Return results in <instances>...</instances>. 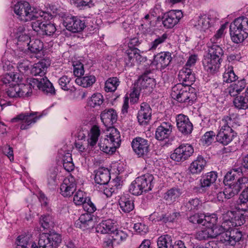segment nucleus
<instances>
[{
    "instance_id": "1",
    "label": "nucleus",
    "mask_w": 248,
    "mask_h": 248,
    "mask_svg": "<svg viewBox=\"0 0 248 248\" xmlns=\"http://www.w3.org/2000/svg\"><path fill=\"white\" fill-rule=\"evenodd\" d=\"M217 237V240L226 245H234L241 237L240 232L235 229H229L226 232L218 233L216 228L203 227L198 231L195 234V238L199 240H206Z\"/></svg>"
},
{
    "instance_id": "2",
    "label": "nucleus",
    "mask_w": 248,
    "mask_h": 248,
    "mask_svg": "<svg viewBox=\"0 0 248 248\" xmlns=\"http://www.w3.org/2000/svg\"><path fill=\"white\" fill-rule=\"evenodd\" d=\"M121 143V134L114 127L108 128L105 137L101 138L98 143L100 149L107 154H112L118 148Z\"/></svg>"
},
{
    "instance_id": "3",
    "label": "nucleus",
    "mask_w": 248,
    "mask_h": 248,
    "mask_svg": "<svg viewBox=\"0 0 248 248\" xmlns=\"http://www.w3.org/2000/svg\"><path fill=\"white\" fill-rule=\"evenodd\" d=\"M171 97L180 103L191 105L197 99L195 89L183 84L175 85L171 89Z\"/></svg>"
},
{
    "instance_id": "4",
    "label": "nucleus",
    "mask_w": 248,
    "mask_h": 248,
    "mask_svg": "<svg viewBox=\"0 0 248 248\" xmlns=\"http://www.w3.org/2000/svg\"><path fill=\"white\" fill-rule=\"evenodd\" d=\"M230 32L233 43H242L248 35V18L242 16L235 19L230 26Z\"/></svg>"
},
{
    "instance_id": "5",
    "label": "nucleus",
    "mask_w": 248,
    "mask_h": 248,
    "mask_svg": "<svg viewBox=\"0 0 248 248\" xmlns=\"http://www.w3.org/2000/svg\"><path fill=\"white\" fill-rule=\"evenodd\" d=\"M154 179L153 175L146 173L137 177L130 185L129 190L133 195H140L152 190Z\"/></svg>"
},
{
    "instance_id": "6",
    "label": "nucleus",
    "mask_w": 248,
    "mask_h": 248,
    "mask_svg": "<svg viewBox=\"0 0 248 248\" xmlns=\"http://www.w3.org/2000/svg\"><path fill=\"white\" fill-rule=\"evenodd\" d=\"M61 235L56 232L43 233L40 235L39 248H57L62 242Z\"/></svg>"
},
{
    "instance_id": "7",
    "label": "nucleus",
    "mask_w": 248,
    "mask_h": 248,
    "mask_svg": "<svg viewBox=\"0 0 248 248\" xmlns=\"http://www.w3.org/2000/svg\"><path fill=\"white\" fill-rule=\"evenodd\" d=\"M131 147L139 157H146L150 152V144L148 140L138 137L133 139Z\"/></svg>"
},
{
    "instance_id": "8",
    "label": "nucleus",
    "mask_w": 248,
    "mask_h": 248,
    "mask_svg": "<svg viewBox=\"0 0 248 248\" xmlns=\"http://www.w3.org/2000/svg\"><path fill=\"white\" fill-rule=\"evenodd\" d=\"M193 147L189 144H182L176 148L170 155V158L177 162L188 159L193 154Z\"/></svg>"
},
{
    "instance_id": "9",
    "label": "nucleus",
    "mask_w": 248,
    "mask_h": 248,
    "mask_svg": "<svg viewBox=\"0 0 248 248\" xmlns=\"http://www.w3.org/2000/svg\"><path fill=\"white\" fill-rule=\"evenodd\" d=\"M14 11L20 19L24 21L31 20L34 16L33 13L30 5L27 1L17 2L14 6Z\"/></svg>"
},
{
    "instance_id": "10",
    "label": "nucleus",
    "mask_w": 248,
    "mask_h": 248,
    "mask_svg": "<svg viewBox=\"0 0 248 248\" xmlns=\"http://www.w3.org/2000/svg\"><path fill=\"white\" fill-rule=\"evenodd\" d=\"M38 113L37 112L21 113L13 118L11 122L14 123L21 120L22 121V124L20 125V129L21 130L27 129L31 124L35 123L41 118V115H37Z\"/></svg>"
},
{
    "instance_id": "11",
    "label": "nucleus",
    "mask_w": 248,
    "mask_h": 248,
    "mask_svg": "<svg viewBox=\"0 0 248 248\" xmlns=\"http://www.w3.org/2000/svg\"><path fill=\"white\" fill-rule=\"evenodd\" d=\"M183 13L181 10H171L164 14L162 18V24L167 29L173 28L183 17Z\"/></svg>"
},
{
    "instance_id": "12",
    "label": "nucleus",
    "mask_w": 248,
    "mask_h": 248,
    "mask_svg": "<svg viewBox=\"0 0 248 248\" xmlns=\"http://www.w3.org/2000/svg\"><path fill=\"white\" fill-rule=\"evenodd\" d=\"M176 126L179 132L184 135H187L192 133L193 125L188 117L183 114L176 116Z\"/></svg>"
},
{
    "instance_id": "13",
    "label": "nucleus",
    "mask_w": 248,
    "mask_h": 248,
    "mask_svg": "<svg viewBox=\"0 0 248 248\" xmlns=\"http://www.w3.org/2000/svg\"><path fill=\"white\" fill-rule=\"evenodd\" d=\"M63 25L67 30L77 32L82 31L86 27L84 20H82L77 16H68L63 21Z\"/></svg>"
},
{
    "instance_id": "14",
    "label": "nucleus",
    "mask_w": 248,
    "mask_h": 248,
    "mask_svg": "<svg viewBox=\"0 0 248 248\" xmlns=\"http://www.w3.org/2000/svg\"><path fill=\"white\" fill-rule=\"evenodd\" d=\"M28 86V85H25V84L10 85L6 89L7 94L11 98L28 96V93H29Z\"/></svg>"
},
{
    "instance_id": "15",
    "label": "nucleus",
    "mask_w": 248,
    "mask_h": 248,
    "mask_svg": "<svg viewBox=\"0 0 248 248\" xmlns=\"http://www.w3.org/2000/svg\"><path fill=\"white\" fill-rule=\"evenodd\" d=\"M76 183L74 177L71 175L66 177L60 186V193L64 197L71 196L75 191Z\"/></svg>"
},
{
    "instance_id": "16",
    "label": "nucleus",
    "mask_w": 248,
    "mask_h": 248,
    "mask_svg": "<svg viewBox=\"0 0 248 248\" xmlns=\"http://www.w3.org/2000/svg\"><path fill=\"white\" fill-rule=\"evenodd\" d=\"M236 136L237 133L234 130L219 128L216 135V140L223 145H227Z\"/></svg>"
},
{
    "instance_id": "17",
    "label": "nucleus",
    "mask_w": 248,
    "mask_h": 248,
    "mask_svg": "<svg viewBox=\"0 0 248 248\" xmlns=\"http://www.w3.org/2000/svg\"><path fill=\"white\" fill-rule=\"evenodd\" d=\"M152 110L150 105L146 102L140 104L138 111L137 119L140 124H146L151 119Z\"/></svg>"
},
{
    "instance_id": "18",
    "label": "nucleus",
    "mask_w": 248,
    "mask_h": 248,
    "mask_svg": "<svg viewBox=\"0 0 248 248\" xmlns=\"http://www.w3.org/2000/svg\"><path fill=\"white\" fill-rule=\"evenodd\" d=\"M172 125L170 122H163L157 127L155 137L158 140H164L168 139L172 132Z\"/></svg>"
},
{
    "instance_id": "19",
    "label": "nucleus",
    "mask_w": 248,
    "mask_h": 248,
    "mask_svg": "<svg viewBox=\"0 0 248 248\" xmlns=\"http://www.w3.org/2000/svg\"><path fill=\"white\" fill-rule=\"evenodd\" d=\"M110 179V173L107 168H99L95 171L94 181L98 185L96 188L98 189L102 185H108Z\"/></svg>"
},
{
    "instance_id": "20",
    "label": "nucleus",
    "mask_w": 248,
    "mask_h": 248,
    "mask_svg": "<svg viewBox=\"0 0 248 248\" xmlns=\"http://www.w3.org/2000/svg\"><path fill=\"white\" fill-rule=\"evenodd\" d=\"M101 120L103 124L108 128L112 127V125L117 120V114L113 108L106 109L100 114Z\"/></svg>"
},
{
    "instance_id": "21",
    "label": "nucleus",
    "mask_w": 248,
    "mask_h": 248,
    "mask_svg": "<svg viewBox=\"0 0 248 248\" xmlns=\"http://www.w3.org/2000/svg\"><path fill=\"white\" fill-rule=\"evenodd\" d=\"M100 135L99 127L96 125H93L90 130L87 140V150L89 153H92L96 148V144Z\"/></svg>"
},
{
    "instance_id": "22",
    "label": "nucleus",
    "mask_w": 248,
    "mask_h": 248,
    "mask_svg": "<svg viewBox=\"0 0 248 248\" xmlns=\"http://www.w3.org/2000/svg\"><path fill=\"white\" fill-rule=\"evenodd\" d=\"M221 61L211 57L208 55L204 56L202 63L204 69L209 73L214 74L218 71Z\"/></svg>"
},
{
    "instance_id": "23",
    "label": "nucleus",
    "mask_w": 248,
    "mask_h": 248,
    "mask_svg": "<svg viewBox=\"0 0 248 248\" xmlns=\"http://www.w3.org/2000/svg\"><path fill=\"white\" fill-rule=\"evenodd\" d=\"M178 78L181 84L190 86L195 81V76L192 69L184 67L178 74Z\"/></svg>"
},
{
    "instance_id": "24",
    "label": "nucleus",
    "mask_w": 248,
    "mask_h": 248,
    "mask_svg": "<svg viewBox=\"0 0 248 248\" xmlns=\"http://www.w3.org/2000/svg\"><path fill=\"white\" fill-rule=\"evenodd\" d=\"M236 115L234 114L224 116L220 121L219 128L233 130V128L238 125Z\"/></svg>"
},
{
    "instance_id": "25",
    "label": "nucleus",
    "mask_w": 248,
    "mask_h": 248,
    "mask_svg": "<svg viewBox=\"0 0 248 248\" xmlns=\"http://www.w3.org/2000/svg\"><path fill=\"white\" fill-rule=\"evenodd\" d=\"M211 19L206 15L199 16L193 20V24L197 30L201 32H205L211 27Z\"/></svg>"
},
{
    "instance_id": "26",
    "label": "nucleus",
    "mask_w": 248,
    "mask_h": 248,
    "mask_svg": "<svg viewBox=\"0 0 248 248\" xmlns=\"http://www.w3.org/2000/svg\"><path fill=\"white\" fill-rule=\"evenodd\" d=\"M93 222L92 215L90 213H85L80 216L76 221L75 225L76 227L85 230L92 227Z\"/></svg>"
},
{
    "instance_id": "27",
    "label": "nucleus",
    "mask_w": 248,
    "mask_h": 248,
    "mask_svg": "<svg viewBox=\"0 0 248 248\" xmlns=\"http://www.w3.org/2000/svg\"><path fill=\"white\" fill-rule=\"evenodd\" d=\"M171 59V54L170 52H162L155 56L154 62L160 67L165 68L170 64Z\"/></svg>"
},
{
    "instance_id": "28",
    "label": "nucleus",
    "mask_w": 248,
    "mask_h": 248,
    "mask_svg": "<svg viewBox=\"0 0 248 248\" xmlns=\"http://www.w3.org/2000/svg\"><path fill=\"white\" fill-rule=\"evenodd\" d=\"M247 85L246 80L242 79L236 81L229 86L228 88V93L232 96H235L240 94L246 88Z\"/></svg>"
},
{
    "instance_id": "29",
    "label": "nucleus",
    "mask_w": 248,
    "mask_h": 248,
    "mask_svg": "<svg viewBox=\"0 0 248 248\" xmlns=\"http://www.w3.org/2000/svg\"><path fill=\"white\" fill-rule=\"evenodd\" d=\"M115 230V223L111 219L102 221L96 228V232L102 234L109 233L113 232Z\"/></svg>"
},
{
    "instance_id": "30",
    "label": "nucleus",
    "mask_w": 248,
    "mask_h": 248,
    "mask_svg": "<svg viewBox=\"0 0 248 248\" xmlns=\"http://www.w3.org/2000/svg\"><path fill=\"white\" fill-rule=\"evenodd\" d=\"M121 209L124 213H128L134 208V201L129 195H122L119 200Z\"/></svg>"
},
{
    "instance_id": "31",
    "label": "nucleus",
    "mask_w": 248,
    "mask_h": 248,
    "mask_svg": "<svg viewBox=\"0 0 248 248\" xmlns=\"http://www.w3.org/2000/svg\"><path fill=\"white\" fill-rule=\"evenodd\" d=\"M48 66L46 61L42 60L33 65L31 70V73L34 76L43 77L45 75Z\"/></svg>"
},
{
    "instance_id": "32",
    "label": "nucleus",
    "mask_w": 248,
    "mask_h": 248,
    "mask_svg": "<svg viewBox=\"0 0 248 248\" xmlns=\"http://www.w3.org/2000/svg\"><path fill=\"white\" fill-rule=\"evenodd\" d=\"M206 164V161L203 157L199 155L197 159L190 164L189 170L192 174L199 173L203 170Z\"/></svg>"
},
{
    "instance_id": "33",
    "label": "nucleus",
    "mask_w": 248,
    "mask_h": 248,
    "mask_svg": "<svg viewBox=\"0 0 248 248\" xmlns=\"http://www.w3.org/2000/svg\"><path fill=\"white\" fill-rule=\"evenodd\" d=\"M239 173H242V170L241 168L233 169L229 171L225 175L223 183L227 187H232V185L235 182L233 181L238 177V174Z\"/></svg>"
},
{
    "instance_id": "34",
    "label": "nucleus",
    "mask_w": 248,
    "mask_h": 248,
    "mask_svg": "<svg viewBox=\"0 0 248 248\" xmlns=\"http://www.w3.org/2000/svg\"><path fill=\"white\" fill-rule=\"evenodd\" d=\"M227 216H229L230 218L226 219L222 223V226L223 227H225L226 223H231L230 226H239L243 224V220L241 218V216L237 215L236 213L234 214V212L228 211L226 214Z\"/></svg>"
},
{
    "instance_id": "35",
    "label": "nucleus",
    "mask_w": 248,
    "mask_h": 248,
    "mask_svg": "<svg viewBox=\"0 0 248 248\" xmlns=\"http://www.w3.org/2000/svg\"><path fill=\"white\" fill-rule=\"evenodd\" d=\"M207 45L209 49L207 55L221 61L224 52L220 46L218 44H211L210 43H208Z\"/></svg>"
},
{
    "instance_id": "36",
    "label": "nucleus",
    "mask_w": 248,
    "mask_h": 248,
    "mask_svg": "<svg viewBox=\"0 0 248 248\" xmlns=\"http://www.w3.org/2000/svg\"><path fill=\"white\" fill-rule=\"evenodd\" d=\"M217 177V173L215 171H211L203 176L200 180L201 187H209L215 182Z\"/></svg>"
},
{
    "instance_id": "37",
    "label": "nucleus",
    "mask_w": 248,
    "mask_h": 248,
    "mask_svg": "<svg viewBox=\"0 0 248 248\" xmlns=\"http://www.w3.org/2000/svg\"><path fill=\"white\" fill-rule=\"evenodd\" d=\"M173 242L171 236L169 234H163L160 236L157 240V248H171Z\"/></svg>"
},
{
    "instance_id": "38",
    "label": "nucleus",
    "mask_w": 248,
    "mask_h": 248,
    "mask_svg": "<svg viewBox=\"0 0 248 248\" xmlns=\"http://www.w3.org/2000/svg\"><path fill=\"white\" fill-rule=\"evenodd\" d=\"M182 194L181 190L177 187H173L168 190L164 194V198L170 203L176 201Z\"/></svg>"
},
{
    "instance_id": "39",
    "label": "nucleus",
    "mask_w": 248,
    "mask_h": 248,
    "mask_svg": "<svg viewBox=\"0 0 248 248\" xmlns=\"http://www.w3.org/2000/svg\"><path fill=\"white\" fill-rule=\"evenodd\" d=\"M95 81L96 78L94 76L89 75L77 78L75 80V82L83 88H88L92 86Z\"/></svg>"
},
{
    "instance_id": "40",
    "label": "nucleus",
    "mask_w": 248,
    "mask_h": 248,
    "mask_svg": "<svg viewBox=\"0 0 248 248\" xmlns=\"http://www.w3.org/2000/svg\"><path fill=\"white\" fill-rule=\"evenodd\" d=\"M121 188V186L120 184L118 185L115 184L112 186L105 185H102L101 187H100L98 190L103 192L107 197H110L113 194L117 193L118 190Z\"/></svg>"
},
{
    "instance_id": "41",
    "label": "nucleus",
    "mask_w": 248,
    "mask_h": 248,
    "mask_svg": "<svg viewBox=\"0 0 248 248\" xmlns=\"http://www.w3.org/2000/svg\"><path fill=\"white\" fill-rule=\"evenodd\" d=\"M231 188L234 195L237 194L242 188H248V178L243 177L238 178L237 182L234 183L232 187Z\"/></svg>"
},
{
    "instance_id": "42",
    "label": "nucleus",
    "mask_w": 248,
    "mask_h": 248,
    "mask_svg": "<svg viewBox=\"0 0 248 248\" xmlns=\"http://www.w3.org/2000/svg\"><path fill=\"white\" fill-rule=\"evenodd\" d=\"M27 46L31 53H37L43 49L44 44L40 39H32L30 40Z\"/></svg>"
},
{
    "instance_id": "43",
    "label": "nucleus",
    "mask_w": 248,
    "mask_h": 248,
    "mask_svg": "<svg viewBox=\"0 0 248 248\" xmlns=\"http://www.w3.org/2000/svg\"><path fill=\"white\" fill-rule=\"evenodd\" d=\"M120 81L117 77L108 78L105 82V90L107 92H113L116 90L120 84Z\"/></svg>"
},
{
    "instance_id": "44",
    "label": "nucleus",
    "mask_w": 248,
    "mask_h": 248,
    "mask_svg": "<svg viewBox=\"0 0 248 248\" xmlns=\"http://www.w3.org/2000/svg\"><path fill=\"white\" fill-rule=\"evenodd\" d=\"M235 108L239 109H246L248 108V97L245 95L236 96L233 101Z\"/></svg>"
},
{
    "instance_id": "45",
    "label": "nucleus",
    "mask_w": 248,
    "mask_h": 248,
    "mask_svg": "<svg viewBox=\"0 0 248 248\" xmlns=\"http://www.w3.org/2000/svg\"><path fill=\"white\" fill-rule=\"evenodd\" d=\"M40 90L46 94L50 93V94H55V90L52 84L46 77L42 78V84Z\"/></svg>"
},
{
    "instance_id": "46",
    "label": "nucleus",
    "mask_w": 248,
    "mask_h": 248,
    "mask_svg": "<svg viewBox=\"0 0 248 248\" xmlns=\"http://www.w3.org/2000/svg\"><path fill=\"white\" fill-rule=\"evenodd\" d=\"M237 78L238 77L234 73L233 67L228 66L223 75V81L226 83H231L235 82Z\"/></svg>"
},
{
    "instance_id": "47",
    "label": "nucleus",
    "mask_w": 248,
    "mask_h": 248,
    "mask_svg": "<svg viewBox=\"0 0 248 248\" xmlns=\"http://www.w3.org/2000/svg\"><path fill=\"white\" fill-rule=\"evenodd\" d=\"M138 82L140 84V89L152 88V86L155 84V79L149 77L146 74L141 76L139 78Z\"/></svg>"
},
{
    "instance_id": "48",
    "label": "nucleus",
    "mask_w": 248,
    "mask_h": 248,
    "mask_svg": "<svg viewBox=\"0 0 248 248\" xmlns=\"http://www.w3.org/2000/svg\"><path fill=\"white\" fill-rule=\"evenodd\" d=\"M217 217L215 214H212L209 216H205L203 215L202 225L207 228H216L217 231V228L215 227L217 222Z\"/></svg>"
},
{
    "instance_id": "49",
    "label": "nucleus",
    "mask_w": 248,
    "mask_h": 248,
    "mask_svg": "<svg viewBox=\"0 0 248 248\" xmlns=\"http://www.w3.org/2000/svg\"><path fill=\"white\" fill-rule=\"evenodd\" d=\"M71 79L67 76H63L59 79V84L64 91H74V88L71 83Z\"/></svg>"
},
{
    "instance_id": "50",
    "label": "nucleus",
    "mask_w": 248,
    "mask_h": 248,
    "mask_svg": "<svg viewBox=\"0 0 248 248\" xmlns=\"http://www.w3.org/2000/svg\"><path fill=\"white\" fill-rule=\"evenodd\" d=\"M112 232V239L116 245L125 241L128 236L126 233L121 230H115Z\"/></svg>"
},
{
    "instance_id": "51",
    "label": "nucleus",
    "mask_w": 248,
    "mask_h": 248,
    "mask_svg": "<svg viewBox=\"0 0 248 248\" xmlns=\"http://www.w3.org/2000/svg\"><path fill=\"white\" fill-rule=\"evenodd\" d=\"M104 99L103 95L100 93H95L92 95L88 102L90 106L95 108L100 106L103 103Z\"/></svg>"
},
{
    "instance_id": "52",
    "label": "nucleus",
    "mask_w": 248,
    "mask_h": 248,
    "mask_svg": "<svg viewBox=\"0 0 248 248\" xmlns=\"http://www.w3.org/2000/svg\"><path fill=\"white\" fill-rule=\"evenodd\" d=\"M169 34L165 33L161 36H158L156 39L149 45V50H155L157 46L165 42L168 39Z\"/></svg>"
},
{
    "instance_id": "53",
    "label": "nucleus",
    "mask_w": 248,
    "mask_h": 248,
    "mask_svg": "<svg viewBox=\"0 0 248 248\" xmlns=\"http://www.w3.org/2000/svg\"><path fill=\"white\" fill-rule=\"evenodd\" d=\"M226 27L224 25H222L221 27L217 31L215 34L212 37L210 40L211 44H218L220 43L222 38L224 35V31Z\"/></svg>"
},
{
    "instance_id": "54",
    "label": "nucleus",
    "mask_w": 248,
    "mask_h": 248,
    "mask_svg": "<svg viewBox=\"0 0 248 248\" xmlns=\"http://www.w3.org/2000/svg\"><path fill=\"white\" fill-rule=\"evenodd\" d=\"M42 84V78H31L30 80V82L28 84H25V85H28L29 88V93H28V96L31 95L32 93V88L35 90H40V87Z\"/></svg>"
},
{
    "instance_id": "55",
    "label": "nucleus",
    "mask_w": 248,
    "mask_h": 248,
    "mask_svg": "<svg viewBox=\"0 0 248 248\" xmlns=\"http://www.w3.org/2000/svg\"><path fill=\"white\" fill-rule=\"evenodd\" d=\"M125 54L138 62H141L143 57L140 55V51L138 48H128L125 51Z\"/></svg>"
},
{
    "instance_id": "56",
    "label": "nucleus",
    "mask_w": 248,
    "mask_h": 248,
    "mask_svg": "<svg viewBox=\"0 0 248 248\" xmlns=\"http://www.w3.org/2000/svg\"><path fill=\"white\" fill-rule=\"evenodd\" d=\"M202 202L198 198L190 199L186 203V207L189 211H195L199 209L202 206Z\"/></svg>"
},
{
    "instance_id": "57",
    "label": "nucleus",
    "mask_w": 248,
    "mask_h": 248,
    "mask_svg": "<svg viewBox=\"0 0 248 248\" xmlns=\"http://www.w3.org/2000/svg\"><path fill=\"white\" fill-rule=\"evenodd\" d=\"M234 196L232 189L226 187L224 191L218 192L217 194V199L219 201L223 202L224 199H229Z\"/></svg>"
},
{
    "instance_id": "58",
    "label": "nucleus",
    "mask_w": 248,
    "mask_h": 248,
    "mask_svg": "<svg viewBox=\"0 0 248 248\" xmlns=\"http://www.w3.org/2000/svg\"><path fill=\"white\" fill-rule=\"evenodd\" d=\"M85 193L81 190H78L74 196L73 201L76 205H82L87 200Z\"/></svg>"
},
{
    "instance_id": "59",
    "label": "nucleus",
    "mask_w": 248,
    "mask_h": 248,
    "mask_svg": "<svg viewBox=\"0 0 248 248\" xmlns=\"http://www.w3.org/2000/svg\"><path fill=\"white\" fill-rule=\"evenodd\" d=\"M45 22L42 21V19H37L31 23V27L32 29L38 34L42 35Z\"/></svg>"
},
{
    "instance_id": "60",
    "label": "nucleus",
    "mask_w": 248,
    "mask_h": 248,
    "mask_svg": "<svg viewBox=\"0 0 248 248\" xmlns=\"http://www.w3.org/2000/svg\"><path fill=\"white\" fill-rule=\"evenodd\" d=\"M216 135V133L213 131H207L202 136V142L204 145H209L212 143Z\"/></svg>"
},
{
    "instance_id": "61",
    "label": "nucleus",
    "mask_w": 248,
    "mask_h": 248,
    "mask_svg": "<svg viewBox=\"0 0 248 248\" xmlns=\"http://www.w3.org/2000/svg\"><path fill=\"white\" fill-rule=\"evenodd\" d=\"M56 31V28L54 24L45 22L42 35H51Z\"/></svg>"
},
{
    "instance_id": "62",
    "label": "nucleus",
    "mask_w": 248,
    "mask_h": 248,
    "mask_svg": "<svg viewBox=\"0 0 248 248\" xmlns=\"http://www.w3.org/2000/svg\"><path fill=\"white\" fill-rule=\"evenodd\" d=\"M73 73L74 75L77 78L83 76L84 73V65L82 63L79 62H76V63L73 64Z\"/></svg>"
},
{
    "instance_id": "63",
    "label": "nucleus",
    "mask_w": 248,
    "mask_h": 248,
    "mask_svg": "<svg viewBox=\"0 0 248 248\" xmlns=\"http://www.w3.org/2000/svg\"><path fill=\"white\" fill-rule=\"evenodd\" d=\"M30 237L28 236H19L16 239L17 248H27Z\"/></svg>"
},
{
    "instance_id": "64",
    "label": "nucleus",
    "mask_w": 248,
    "mask_h": 248,
    "mask_svg": "<svg viewBox=\"0 0 248 248\" xmlns=\"http://www.w3.org/2000/svg\"><path fill=\"white\" fill-rule=\"evenodd\" d=\"M40 223L42 227L44 229H48L53 224L51 216L48 215L41 216L40 218Z\"/></svg>"
}]
</instances>
